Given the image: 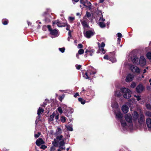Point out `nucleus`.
Here are the masks:
<instances>
[{"mask_svg":"<svg viewBox=\"0 0 151 151\" xmlns=\"http://www.w3.org/2000/svg\"><path fill=\"white\" fill-rule=\"evenodd\" d=\"M44 111V109L40 107H39L37 110V114L38 115V117L39 118L40 117V115Z\"/></svg>","mask_w":151,"mask_h":151,"instance_id":"nucleus-22","label":"nucleus"},{"mask_svg":"<svg viewBox=\"0 0 151 151\" xmlns=\"http://www.w3.org/2000/svg\"><path fill=\"white\" fill-rule=\"evenodd\" d=\"M110 60L112 63H114L116 62V60L115 58H112L110 59Z\"/></svg>","mask_w":151,"mask_h":151,"instance_id":"nucleus-45","label":"nucleus"},{"mask_svg":"<svg viewBox=\"0 0 151 151\" xmlns=\"http://www.w3.org/2000/svg\"><path fill=\"white\" fill-rule=\"evenodd\" d=\"M139 62L142 66H143L146 64V60L143 56L140 57Z\"/></svg>","mask_w":151,"mask_h":151,"instance_id":"nucleus-13","label":"nucleus"},{"mask_svg":"<svg viewBox=\"0 0 151 151\" xmlns=\"http://www.w3.org/2000/svg\"><path fill=\"white\" fill-rule=\"evenodd\" d=\"M45 142L41 138L38 139L37 140L36 142V144L38 146H39L41 145L45 144Z\"/></svg>","mask_w":151,"mask_h":151,"instance_id":"nucleus-17","label":"nucleus"},{"mask_svg":"<svg viewBox=\"0 0 151 151\" xmlns=\"http://www.w3.org/2000/svg\"><path fill=\"white\" fill-rule=\"evenodd\" d=\"M64 25H65V26L66 27V29L67 30H68V31L70 30V26L69 24H68L67 23H66L64 24Z\"/></svg>","mask_w":151,"mask_h":151,"instance_id":"nucleus-31","label":"nucleus"},{"mask_svg":"<svg viewBox=\"0 0 151 151\" xmlns=\"http://www.w3.org/2000/svg\"><path fill=\"white\" fill-rule=\"evenodd\" d=\"M58 110L59 113L60 114H61L63 113L62 109L61 107H59L58 108Z\"/></svg>","mask_w":151,"mask_h":151,"instance_id":"nucleus-35","label":"nucleus"},{"mask_svg":"<svg viewBox=\"0 0 151 151\" xmlns=\"http://www.w3.org/2000/svg\"><path fill=\"white\" fill-rule=\"evenodd\" d=\"M105 0H99V3H103Z\"/></svg>","mask_w":151,"mask_h":151,"instance_id":"nucleus-56","label":"nucleus"},{"mask_svg":"<svg viewBox=\"0 0 151 151\" xmlns=\"http://www.w3.org/2000/svg\"><path fill=\"white\" fill-rule=\"evenodd\" d=\"M147 72V70L146 69H144L143 70V73H145L146 72Z\"/></svg>","mask_w":151,"mask_h":151,"instance_id":"nucleus-61","label":"nucleus"},{"mask_svg":"<svg viewBox=\"0 0 151 151\" xmlns=\"http://www.w3.org/2000/svg\"><path fill=\"white\" fill-rule=\"evenodd\" d=\"M64 23L58 20L54 21L52 22V24L53 25H54L55 24H56L59 27H65V25H64Z\"/></svg>","mask_w":151,"mask_h":151,"instance_id":"nucleus-12","label":"nucleus"},{"mask_svg":"<svg viewBox=\"0 0 151 151\" xmlns=\"http://www.w3.org/2000/svg\"><path fill=\"white\" fill-rule=\"evenodd\" d=\"M55 146H52L50 147V150L51 151H55Z\"/></svg>","mask_w":151,"mask_h":151,"instance_id":"nucleus-47","label":"nucleus"},{"mask_svg":"<svg viewBox=\"0 0 151 151\" xmlns=\"http://www.w3.org/2000/svg\"><path fill=\"white\" fill-rule=\"evenodd\" d=\"M131 59L132 61L135 64H138V58L136 55H134L131 57Z\"/></svg>","mask_w":151,"mask_h":151,"instance_id":"nucleus-18","label":"nucleus"},{"mask_svg":"<svg viewBox=\"0 0 151 151\" xmlns=\"http://www.w3.org/2000/svg\"><path fill=\"white\" fill-rule=\"evenodd\" d=\"M68 19L69 22L71 23L75 19V17H69L68 18Z\"/></svg>","mask_w":151,"mask_h":151,"instance_id":"nucleus-30","label":"nucleus"},{"mask_svg":"<svg viewBox=\"0 0 151 151\" xmlns=\"http://www.w3.org/2000/svg\"><path fill=\"white\" fill-rule=\"evenodd\" d=\"M130 69L133 72H135L138 73H139L140 72V70L139 68L134 65H132L130 67Z\"/></svg>","mask_w":151,"mask_h":151,"instance_id":"nucleus-16","label":"nucleus"},{"mask_svg":"<svg viewBox=\"0 0 151 151\" xmlns=\"http://www.w3.org/2000/svg\"><path fill=\"white\" fill-rule=\"evenodd\" d=\"M79 96V93H75V94L74 95V97H76L77 96Z\"/></svg>","mask_w":151,"mask_h":151,"instance_id":"nucleus-51","label":"nucleus"},{"mask_svg":"<svg viewBox=\"0 0 151 151\" xmlns=\"http://www.w3.org/2000/svg\"><path fill=\"white\" fill-rule=\"evenodd\" d=\"M72 0L73 1H74L76 2H77L79 1V0Z\"/></svg>","mask_w":151,"mask_h":151,"instance_id":"nucleus-57","label":"nucleus"},{"mask_svg":"<svg viewBox=\"0 0 151 151\" xmlns=\"http://www.w3.org/2000/svg\"><path fill=\"white\" fill-rule=\"evenodd\" d=\"M118 39V41H119V42H120V41H121V39L119 37H118L117 39Z\"/></svg>","mask_w":151,"mask_h":151,"instance_id":"nucleus-58","label":"nucleus"},{"mask_svg":"<svg viewBox=\"0 0 151 151\" xmlns=\"http://www.w3.org/2000/svg\"><path fill=\"white\" fill-rule=\"evenodd\" d=\"M83 18L84 20H81V23L84 28L88 27H89L88 24V20L87 19H86L85 16Z\"/></svg>","mask_w":151,"mask_h":151,"instance_id":"nucleus-10","label":"nucleus"},{"mask_svg":"<svg viewBox=\"0 0 151 151\" xmlns=\"http://www.w3.org/2000/svg\"><path fill=\"white\" fill-rule=\"evenodd\" d=\"M2 23L4 25H7L8 23V20H7L3 19L2 20Z\"/></svg>","mask_w":151,"mask_h":151,"instance_id":"nucleus-32","label":"nucleus"},{"mask_svg":"<svg viewBox=\"0 0 151 151\" xmlns=\"http://www.w3.org/2000/svg\"><path fill=\"white\" fill-rule=\"evenodd\" d=\"M59 148L62 150H65V142L63 140L59 142Z\"/></svg>","mask_w":151,"mask_h":151,"instance_id":"nucleus-21","label":"nucleus"},{"mask_svg":"<svg viewBox=\"0 0 151 151\" xmlns=\"http://www.w3.org/2000/svg\"><path fill=\"white\" fill-rule=\"evenodd\" d=\"M59 117V115H55V119H56V121H57V120L58 119Z\"/></svg>","mask_w":151,"mask_h":151,"instance_id":"nucleus-48","label":"nucleus"},{"mask_svg":"<svg viewBox=\"0 0 151 151\" xmlns=\"http://www.w3.org/2000/svg\"><path fill=\"white\" fill-rule=\"evenodd\" d=\"M136 83L134 82H132L131 85V87L132 88H134L136 86Z\"/></svg>","mask_w":151,"mask_h":151,"instance_id":"nucleus-37","label":"nucleus"},{"mask_svg":"<svg viewBox=\"0 0 151 151\" xmlns=\"http://www.w3.org/2000/svg\"><path fill=\"white\" fill-rule=\"evenodd\" d=\"M76 67L77 69L78 70H79L81 67V65H76Z\"/></svg>","mask_w":151,"mask_h":151,"instance_id":"nucleus-49","label":"nucleus"},{"mask_svg":"<svg viewBox=\"0 0 151 151\" xmlns=\"http://www.w3.org/2000/svg\"><path fill=\"white\" fill-rule=\"evenodd\" d=\"M65 96L63 94L62 96H60L59 100L60 101H62V100L63 99Z\"/></svg>","mask_w":151,"mask_h":151,"instance_id":"nucleus-43","label":"nucleus"},{"mask_svg":"<svg viewBox=\"0 0 151 151\" xmlns=\"http://www.w3.org/2000/svg\"><path fill=\"white\" fill-rule=\"evenodd\" d=\"M61 121L63 122L64 123L66 121V119L65 117L64 116H61Z\"/></svg>","mask_w":151,"mask_h":151,"instance_id":"nucleus-34","label":"nucleus"},{"mask_svg":"<svg viewBox=\"0 0 151 151\" xmlns=\"http://www.w3.org/2000/svg\"><path fill=\"white\" fill-rule=\"evenodd\" d=\"M52 144L53 145V146L57 147L58 146V142L57 141L56 139H55L54 141L52 142Z\"/></svg>","mask_w":151,"mask_h":151,"instance_id":"nucleus-25","label":"nucleus"},{"mask_svg":"<svg viewBox=\"0 0 151 151\" xmlns=\"http://www.w3.org/2000/svg\"><path fill=\"white\" fill-rule=\"evenodd\" d=\"M63 137V136L62 135H60L57 136L56 137V139L59 140H60L62 139Z\"/></svg>","mask_w":151,"mask_h":151,"instance_id":"nucleus-38","label":"nucleus"},{"mask_svg":"<svg viewBox=\"0 0 151 151\" xmlns=\"http://www.w3.org/2000/svg\"><path fill=\"white\" fill-rule=\"evenodd\" d=\"M84 50L83 49H80L78 51V54L79 55H81L84 53Z\"/></svg>","mask_w":151,"mask_h":151,"instance_id":"nucleus-33","label":"nucleus"},{"mask_svg":"<svg viewBox=\"0 0 151 151\" xmlns=\"http://www.w3.org/2000/svg\"><path fill=\"white\" fill-rule=\"evenodd\" d=\"M68 35L69 36H71V31L70 30H69V32H68Z\"/></svg>","mask_w":151,"mask_h":151,"instance_id":"nucleus-54","label":"nucleus"},{"mask_svg":"<svg viewBox=\"0 0 151 151\" xmlns=\"http://www.w3.org/2000/svg\"><path fill=\"white\" fill-rule=\"evenodd\" d=\"M97 43L101 54H104L106 52L104 48L105 46V44L104 42H102L101 44L99 42H98Z\"/></svg>","mask_w":151,"mask_h":151,"instance_id":"nucleus-8","label":"nucleus"},{"mask_svg":"<svg viewBox=\"0 0 151 151\" xmlns=\"http://www.w3.org/2000/svg\"><path fill=\"white\" fill-rule=\"evenodd\" d=\"M122 110L124 113H127L129 111V107L126 105H124L122 107Z\"/></svg>","mask_w":151,"mask_h":151,"instance_id":"nucleus-19","label":"nucleus"},{"mask_svg":"<svg viewBox=\"0 0 151 151\" xmlns=\"http://www.w3.org/2000/svg\"><path fill=\"white\" fill-rule=\"evenodd\" d=\"M81 4L86 7L90 8L91 7V4L89 2L87 1V0H81Z\"/></svg>","mask_w":151,"mask_h":151,"instance_id":"nucleus-11","label":"nucleus"},{"mask_svg":"<svg viewBox=\"0 0 151 151\" xmlns=\"http://www.w3.org/2000/svg\"><path fill=\"white\" fill-rule=\"evenodd\" d=\"M47 148V146L45 145H41L40 148L43 150H45Z\"/></svg>","mask_w":151,"mask_h":151,"instance_id":"nucleus-39","label":"nucleus"},{"mask_svg":"<svg viewBox=\"0 0 151 151\" xmlns=\"http://www.w3.org/2000/svg\"><path fill=\"white\" fill-rule=\"evenodd\" d=\"M40 135V133L38 132L37 134H34V137L35 138H37Z\"/></svg>","mask_w":151,"mask_h":151,"instance_id":"nucleus-42","label":"nucleus"},{"mask_svg":"<svg viewBox=\"0 0 151 151\" xmlns=\"http://www.w3.org/2000/svg\"><path fill=\"white\" fill-rule=\"evenodd\" d=\"M85 16L86 17V16L88 18L89 17L91 16V14L90 12H87L86 13V14Z\"/></svg>","mask_w":151,"mask_h":151,"instance_id":"nucleus-41","label":"nucleus"},{"mask_svg":"<svg viewBox=\"0 0 151 151\" xmlns=\"http://www.w3.org/2000/svg\"><path fill=\"white\" fill-rule=\"evenodd\" d=\"M83 45L81 44H78V48L81 49L83 47Z\"/></svg>","mask_w":151,"mask_h":151,"instance_id":"nucleus-46","label":"nucleus"},{"mask_svg":"<svg viewBox=\"0 0 151 151\" xmlns=\"http://www.w3.org/2000/svg\"><path fill=\"white\" fill-rule=\"evenodd\" d=\"M132 115L133 121L135 123H136L137 120L140 124H142L144 122L145 120L144 116L143 114H139L136 111H134Z\"/></svg>","mask_w":151,"mask_h":151,"instance_id":"nucleus-3","label":"nucleus"},{"mask_svg":"<svg viewBox=\"0 0 151 151\" xmlns=\"http://www.w3.org/2000/svg\"><path fill=\"white\" fill-rule=\"evenodd\" d=\"M76 15L77 16H80L81 14H80V13H76Z\"/></svg>","mask_w":151,"mask_h":151,"instance_id":"nucleus-59","label":"nucleus"},{"mask_svg":"<svg viewBox=\"0 0 151 151\" xmlns=\"http://www.w3.org/2000/svg\"><path fill=\"white\" fill-rule=\"evenodd\" d=\"M124 118L127 123L124 121L121 120V125L122 129L124 131L132 129L133 128V124L132 115L130 114H127L125 115Z\"/></svg>","mask_w":151,"mask_h":151,"instance_id":"nucleus-1","label":"nucleus"},{"mask_svg":"<svg viewBox=\"0 0 151 151\" xmlns=\"http://www.w3.org/2000/svg\"><path fill=\"white\" fill-rule=\"evenodd\" d=\"M94 50L93 49H87L86 52L85 53H87V54L89 55H90L91 56L93 55V54L94 52Z\"/></svg>","mask_w":151,"mask_h":151,"instance_id":"nucleus-20","label":"nucleus"},{"mask_svg":"<svg viewBox=\"0 0 151 151\" xmlns=\"http://www.w3.org/2000/svg\"><path fill=\"white\" fill-rule=\"evenodd\" d=\"M134 96L136 98L137 100L138 101H139L141 99L140 96H136L135 95H134Z\"/></svg>","mask_w":151,"mask_h":151,"instance_id":"nucleus-40","label":"nucleus"},{"mask_svg":"<svg viewBox=\"0 0 151 151\" xmlns=\"http://www.w3.org/2000/svg\"><path fill=\"white\" fill-rule=\"evenodd\" d=\"M147 58L149 60L151 59V52H148L146 54Z\"/></svg>","mask_w":151,"mask_h":151,"instance_id":"nucleus-29","label":"nucleus"},{"mask_svg":"<svg viewBox=\"0 0 151 151\" xmlns=\"http://www.w3.org/2000/svg\"><path fill=\"white\" fill-rule=\"evenodd\" d=\"M94 34V32L92 30H89L84 32V36L88 38H90Z\"/></svg>","mask_w":151,"mask_h":151,"instance_id":"nucleus-9","label":"nucleus"},{"mask_svg":"<svg viewBox=\"0 0 151 151\" xmlns=\"http://www.w3.org/2000/svg\"><path fill=\"white\" fill-rule=\"evenodd\" d=\"M96 73V70H89L86 72L85 74L83 75V77L86 79H91L94 76V75Z\"/></svg>","mask_w":151,"mask_h":151,"instance_id":"nucleus-4","label":"nucleus"},{"mask_svg":"<svg viewBox=\"0 0 151 151\" xmlns=\"http://www.w3.org/2000/svg\"><path fill=\"white\" fill-rule=\"evenodd\" d=\"M99 14L101 15V16L100 17L99 19V22L98 23V24L101 27H105L106 25L104 22L105 21V19H104L101 11H99Z\"/></svg>","mask_w":151,"mask_h":151,"instance_id":"nucleus-7","label":"nucleus"},{"mask_svg":"<svg viewBox=\"0 0 151 151\" xmlns=\"http://www.w3.org/2000/svg\"><path fill=\"white\" fill-rule=\"evenodd\" d=\"M134 78V76L132 74H129L127 76L125 79V81L127 82H129L132 81Z\"/></svg>","mask_w":151,"mask_h":151,"instance_id":"nucleus-14","label":"nucleus"},{"mask_svg":"<svg viewBox=\"0 0 151 151\" xmlns=\"http://www.w3.org/2000/svg\"><path fill=\"white\" fill-rule=\"evenodd\" d=\"M65 126L66 127V128L68 130L72 131H73V128H72V126L71 125H65Z\"/></svg>","mask_w":151,"mask_h":151,"instance_id":"nucleus-23","label":"nucleus"},{"mask_svg":"<svg viewBox=\"0 0 151 151\" xmlns=\"http://www.w3.org/2000/svg\"><path fill=\"white\" fill-rule=\"evenodd\" d=\"M108 56L107 55H105L104 57V58L105 59H108Z\"/></svg>","mask_w":151,"mask_h":151,"instance_id":"nucleus-52","label":"nucleus"},{"mask_svg":"<svg viewBox=\"0 0 151 151\" xmlns=\"http://www.w3.org/2000/svg\"><path fill=\"white\" fill-rule=\"evenodd\" d=\"M111 106L114 109L116 118L118 119H121L123 116L120 112L119 109L118 108V104L115 99H112L111 100Z\"/></svg>","mask_w":151,"mask_h":151,"instance_id":"nucleus-2","label":"nucleus"},{"mask_svg":"<svg viewBox=\"0 0 151 151\" xmlns=\"http://www.w3.org/2000/svg\"><path fill=\"white\" fill-rule=\"evenodd\" d=\"M121 92L119 90H116L115 93V96H119L121 95Z\"/></svg>","mask_w":151,"mask_h":151,"instance_id":"nucleus-27","label":"nucleus"},{"mask_svg":"<svg viewBox=\"0 0 151 151\" xmlns=\"http://www.w3.org/2000/svg\"><path fill=\"white\" fill-rule=\"evenodd\" d=\"M27 23H28V24L29 25V24H31V23L30 22H27Z\"/></svg>","mask_w":151,"mask_h":151,"instance_id":"nucleus-62","label":"nucleus"},{"mask_svg":"<svg viewBox=\"0 0 151 151\" xmlns=\"http://www.w3.org/2000/svg\"><path fill=\"white\" fill-rule=\"evenodd\" d=\"M69 150V148H67L66 149V150L67 151H68Z\"/></svg>","mask_w":151,"mask_h":151,"instance_id":"nucleus-64","label":"nucleus"},{"mask_svg":"<svg viewBox=\"0 0 151 151\" xmlns=\"http://www.w3.org/2000/svg\"><path fill=\"white\" fill-rule=\"evenodd\" d=\"M55 113L54 112L50 116V117L49 118V120L50 121H52L55 118Z\"/></svg>","mask_w":151,"mask_h":151,"instance_id":"nucleus-26","label":"nucleus"},{"mask_svg":"<svg viewBox=\"0 0 151 151\" xmlns=\"http://www.w3.org/2000/svg\"><path fill=\"white\" fill-rule=\"evenodd\" d=\"M146 115L148 116H151V112L149 111L147 112L146 113Z\"/></svg>","mask_w":151,"mask_h":151,"instance_id":"nucleus-44","label":"nucleus"},{"mask_svg":"<svg viewBox=\"0 0 151 151\" xmlns=\"http://www.w3.org/2000/svg\"><path fill=\"white\" fill-rule=\"evenodd\" d=\"M56 131V134L57 135L61 134L62 133V129L59 127L57 128Z\"/></svg>","mask_w":151,"mask_h":151,"instance_id":"nucleus-24","label":"nucleus"},{"mask_svg":"<svg viewBox=\"0 0 151 151\" xmlns=\"http://www.w3.org/2000/svg\"><path fill=\"white\" fill-rule=\"evenodd\" d=\"M47 27L50 32V34L53 37L51 36V37L53 38L54 37H57L58 36V30L56 29H51V27L50 25H48Z\"/></svg>","mask_w":151,"mask_h":151,"instance_id":"nucleus-6","label":"nucleus"},{"mask_svg":"<svg viewBox=\"0 0 151 151\" xmlns=\"http://www.w3.org/2000/svg\"><path fill=\"white\" fill-rule=\"evenodd\" d=\"M144 90V87L142 84H139L136 88V90L137 93H140Z\"/></svg>","mask_w":151,"mask_h":151,"instance_id":"nucleus-15","label":"nucleus"},{"mask_svg":"<svg viewBox=\"0 0 151 151\" xmlns=\"http://www.w3.org/2000/svg\"><path fill=\"white\" fill-rule=\"evenodd\" d=\"M146 107L148 109H150V104H147L146 105Z\"/></svg>","mask_w":151,"mask_h":151,"instance_id":"nucleus-53","label":"nucleus"},{"mask_svg":"<svg viewBox=\"0 0 151 151\" xmlns=\"http://www.w3.org/2000/svg\"><path fill=\"white\" fill-rule=\"evenodd\" d=\"M72 36H69L68 38V41H70V39L71 38Z\"/></svg>","mask_w":151,"mask_h":151,"instance_id":"nucleus-55","label":"nucleus"},{"mask_svg":"<svg viewBox=\"0 0 151 151\" xmlns=\"http://www.w3.org/2000/svg\"><path fill=\"white\" fill-rule=\"evenodd\" d=\"M79 54L78 53L76 54V56L78 58H79Z\"/></svg>","mask_w":151,"mask_h":151,"instance_id":"nucleus-60","label":"nucleus"},{"mask_svg":"<svg viewBox=\"0 0 151 151\" xmlns=\"http://www.w3.org/2000/svg\"><path fill=\"white\" fill-rule=\"evenodd\" d=\"M79 101L82 104H84L85 103V101L82 98H79L78 99Z\"/></svg>","mask_w":151,"mask_h":151,"instance_id":"nucleus-28","label":"nucleus"},{"mask_svg":"<svg viewBox=\"0 0 151 151\" xmlns=\"http://www.w3.org/2000/svg\"><path fill=\"white\" fill-rule=\"evenodd\" d=\"M65 49V47L59 48V50L62 53H63L64 52Z\"/></svg>","mask_w":151,"mask_h":151,"instance_id":"nucleus-36","label":"nucleus"},{"mask_svg":"<svg viewBox=\"0 0 151 151\" xmlns=\"http://www.w3.org/2000/svg\"><path fill=\"white\" fill-rule=\"evenodd\" d=\"M150 87H149H149H147V89L148 90L150 89Z\"/></svg>","mask_w":151,"mask_h":151,"instance_id":"nucleus-63","label":"nucleus"},{"mask_svg":"<svg viewBox=\"0 0 151 151\" xmlns=\"http://www.w3.org/2000/svg\"><path fill=\"white\" fill-rule=\"evenodd\" d=\"M117 36L118 37L121 38L122 37V34L120 33H118L117 34Z\"/></svg>","mask_w":151,"mask_h":151,"instance_id":"nucleus-50","label":"nucleus"},{"mask_svg":"<svg viewBox=\"0 0 151 151\" xmlns=\"http://www.w3.org/2000/svg\"><path fill=\"white\" fill-rule=\"evenodd\" d=\"M120 90L121 92L124 93L123 96L125 98L129 99L131 97L130 91L129 89L126 88H122Z\"/></svg>","mask_w":151,"mask_h":151,"instance_id":"nucleus-5","label":"nucleus"}]
</instances>
